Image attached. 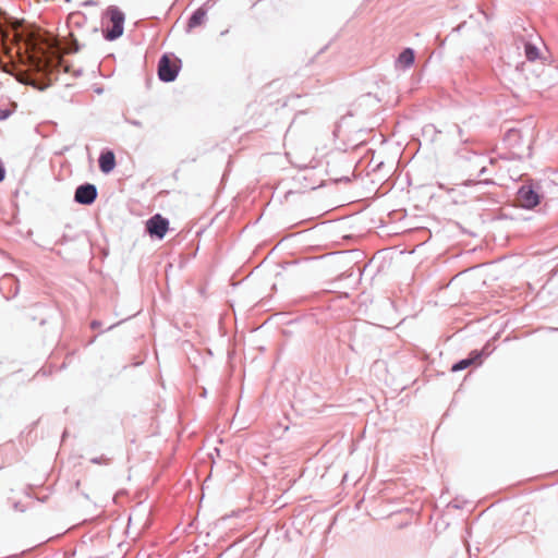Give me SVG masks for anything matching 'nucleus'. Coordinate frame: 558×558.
Listing matches in <instances>:
<instances>
[{
  "label": "nucleus",
  "instance_id": "nucleus-1",
  "mask_svg": "<svg viewBox=\"0 0 558 558\" xmlns=\"http://www.w3.org/2000/svg\"><path fill=\"white\" fill-rule=\"evenodd\" d=\"M25 59L36 71L47 70L56 59V64L63 66L69 72V66L63 65V60L59 57V48L52 41L33 38L25 44Z\"/></svg>",
  "mask_w": 558,
  "mask_h": 558
},
{
  "label": "nucleus",
  "instance_id": "nucleus-11",
  "mask_svg": "<svg viewBox=\"0 0 558 558\" xmlns=\"http://www.w3.org/2000/svg\"><path fill=\"white\" fill-rule=\"evenodd\" d=\"M473 363V359H465L452 366V372H458L469 367Z\"/></svg>",
  "mask_w": 558,
  "mask_h": 558
},
{
  "label": "nucleus",
  "instance_id": "nucleus-2",
  "mask_svg": "<svg viewBox=\"0 0 558 558\" xmlns=\"http://www.w3.org/2000/svg\"><path fill=\"white\" fill-rule=\"evenodd\" d=\"M179 60L163 54L158 64V75L163 82H172L179 72Z\"/></svg>",
  "mask_w": 558,
  "mask_h": 558
},
{
  "label": "nucleus",
  "instance_id": "nucleus-10",
  "mask_svg": "<svg viewBox=\"0 0 558 558\" xmlns=\"http://www.w3.org/2000/svg\"><path fill=\"white\" fill-rule=\"evenodd\" d=\"M525 56H526L527 60L535 61L539 56L538 49L535 46H533L532 44H526L525 45Z\"/></svg>",
  "mask_w": 558,
  "mask_h": 558
},
{
  "label": "nucleus",
  "instance_id": "nucleus-7",
  "mask_svg": "<svg viewBox=\"0 0 558 558\" xmlns=\"http://www.w3.org/2000/svg\"><path fill=\"white\" fill-rule=\"evenodd\" d=\"M116 167L114 154L110 150L105 151L99 157V168L104 173H109Z\"/></svg>",
  "mask_w": 558,
  "mask_h": 558
},
{
  "label": "nucleus",
  "instance_id": "nucleus-6",
  "mask_svg": "<svg viewBox=\"0 0 558 558\" xmlns=\"http://www.w3.org/2000/svg\"><path fill=\"white\" fill-rule=\"evenodd\" d=\"M97 196V190L93 184L81 185L75 191V201L80 204L89 205Z\"/></svg>",
  "mask_w": 558,
  "mask_h": 558
},
{
  "label": "nucleus",
  "instance_id": "nucleus-9",
  "mask_svg": "<svg viewBox=\"0 0 558 558\" xmlns=\"http://www.w3.org/2000/svg\"><path fill=\"white\" fill-rule=\"evenodd\" d=\"M206 19V11L202 8L197 9L189 21V28L192 29L194 27L201 26Z\"/></svg>",
  "mask_w": 558,
  "mask_h": 558
},
{
  "label": "nucleus",
  "instance_id": "nucleus-4",
  "mask_svg": "<svg viewBox=\"0 0 558 558\" xmlns=\"http://www.w3.org/2000/svg\"><path fill=\"white\" fill-rule=\"evenodd\" d=\"M146 229L150 236L162 239L169 229V221L161 215L156 214L147 220Z\"/></svg>",
  "mask_w": 558,
  "mask_h": 558
},
{
  "label": "nucleus",
  "instance_id": "nucleus-5",
  "mask_svg": "<svg viewBox=\"0 0 558 558\" xmlns=\"http://www.w3.org/2000/svg\"><path fill=\"white\" fill-rule=\"evenodd\" d=\"M517 201L522 207L531 209L539 204V196L532 186L523 185L518 191Z\"/></svg>",
  "mask_w": 558,
  "mask_h": 558
},
{
  "label": "nucleus",
  "instance_id": "nucleus-12",
  "mask_svg": "<svg viewBox=\"0 0 558 558\" xmlns=\"http://www.w3.org/2000/svg\"><path fill=\"white\" fill-rule=\"evenodd\" d=\"M92 462L93 463H96V464H105V465H108L110 463V459L105 457V456H100L98 458H94L92 459Z\"/></svg>",
  "mask_w": 558,
  "mask_h": 558
},
{
  "label": "nucleus",
  "instance_id": "nucleus-3",
  "mask_svg": "<svg viewBox=\"0 0 558 558\" xmlns=\"http://www.w3.org/2000/svg\"><path fill=\"white\" fill-rule=\"evenodd\" d=\"M111 26L106 29V38L113 40L120 37L123 33L124 16L118 9H110L108 11Z\"/></svg>",
  "mask_w": 558,
  "mask_h": 558
},
{
  "label": "nucleus",
  "instance_id": "nucleus-8",
  "mask_svg": "<svg viewBox=\"0 0 558 558\" xmlns=\"http://www.w3.org/2000/svg\"><path fill=\"white\" fill-rule=\"evenodd\" d=\"M415 54L413 49L405 48L397 59V66L405 69L414 63Z\"/></svg>",
  "mask_w": 558,
  "mask_h": 558
},
{
  "label": "nucleus",
  "instance_id": "nucleus-13",
  "mask_svg": "<svg viewBox=\"0 0 558 558\" xmlns=\"http://www.w3.org/2000/svg\"><path fill=\"white\" fill-rule=\"evenodd\" d=\"M8 114H9V113H8L7 111H2V110H0V120L5 119V118L8 117Z\"/></svg>",
  "mask_w": 558,
  "mask_h": 558
}]
</instances>
